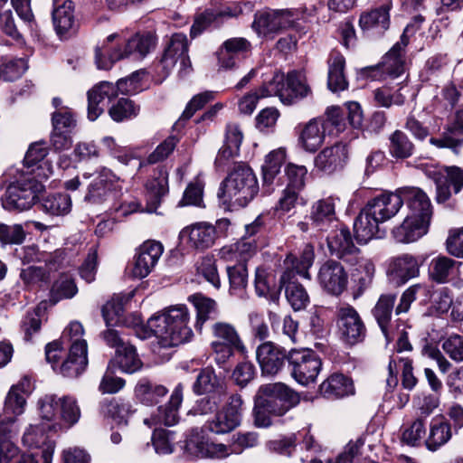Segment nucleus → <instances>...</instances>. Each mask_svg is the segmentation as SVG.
<instances>
[{"label":"nucleus","mask_w":463,"mask_h":463,"mask_svg":"<svg viewBox=\"0 0 463 463\" xmlns=\"http://www.w3.org/2000/svg\"><path fill=\"white\" fill-rule=\"evenodd\" d=\"M402 206L400 189L396 193H382L370 199L354 223L355 238L365 244L375 237H382L380 224L394 217Z\"/></svg>","instance_id":"obj_1"},{"label":"nucleus","mask_w":463,"mask_h":463,"mask_svg":"<svg viewBox=\"0 0 463 463\" xmlns=\"http://www.w3.org/2000/svg\"><path fill=\"white\" fill-rule=\"evenodd\" d=\"M189 320L190 315L184 305L170 307L147 320L142 337L154 335L162 347L179 345L193 336V331L188 326Z\"/></svg>","instance_id":"obj_2"},{"label":"nucleus","mask_w":463,"mask_h":463,"mask_svg":"<svg viewBox=\"0 0 463 463\" xmlns=\"http://www.w3.org/2000/svg\"><path fill=\"white\" fill-rule=\"evenodd\" d=\"M257 178L247 165H236L223 182L219 197L230 207H244L258 194Z\"/></svg>","instance_id":"obj_3"},{"label":"nucleus","mask_w":463,"mask_h":463,"mask_svg":"<svg viewBox=\"0 0 463 463\" xmlns=\"http://www.w3.org/2000/svg\"><path fill=\"white\" fill-rule=\"evenodd\" d=\"M44 185L34 176L24 174L11 183L2 196V205L5 210L23 212L30 209L38 199Z\"/></svg>","instance_id":"obj_4"},{"label":"nucleus","mask_w":463,"mask_h":463,"mask_svg":"<svg viewBox=\"0 0 463 463\" xmlns=\"http://www.w3.org/2000/svg\"><path fill=\"white\" fill-rule=\"evenodd\" d=\"M268 85L269 88H264L261 95H276L286 105H292L310 93L305 75L297 71L288 72L287 76L277 71Z\"/></svg>","instance_id":"obj_5"},{"label":"nucleus","mask_w":463,"mask_h":463,"mask_svg":"<svg viewBox=\"0 0 463 463\" xmlns=\"http://www.w3.org/2000/svg\"><path fill=\"white\" fill-rule=\"evenodd\" d=\"M121 195V186L119 178L109 169L102 168L98 176L93 179L88 187V193L85 195V201L91 203H107L109 210L118 212L122 210V214L126 215L129 211L123 210V205H118L116 201ZM136 209L130 210L134 212Z\"/></svg>","instance_id":"obj_6"},{"label":"nucleus","mask_w":463,"mask_h":463,"mask_svg":"<svg viewBox=\"0 0 463 463\" xmlns=\"http://www.w3.org/2000/svg\"><path fill=\"white\" fill-rule=\"evenodd\" d=\"M326 115V118H313L304 126L299 142L306 151L316 152L323 144L326 132L330 127H335L337 132L345 130V121L339 108L327 109Z\"/></svg>","instance_id":"obj_7"},{"label":"nucleus","mask_w":463,"mask_h":463,"mask_svg":"<svg viewBox=\"0 0 463 463\" xmlns=\"http://www.w3.org/2000/svg\"><path fill=\"white\" fill-rule=\"evenodd\" d=\"M212 348L217 364H224L233 356L235 351L241 354L246 353V347L233 325L222 321L216 322L212 326Z\"/></svg>","instance_id":"obj_8"},{"label":"nucleus","mask_w":463,"mask_h":463,"mask_svg":"<svg viewBox=\"0 0 463 463\" xmlns=\"http://www.w3.org/2000/svg\"><path fill=\"white\" fill-rule=\"evenodd\" d=\"M41 418L46 421L61 419L70 428L76 424L80 418V409L75 398L71 396L57 397L55 394H46L38 402Z\"/></svg>","instance_id":"obj_9"},{"label":"nucleus","mask_w":463,"mask_h":463,"mask_svg":"<svg viewBox=\"0 0 463 463\" xmlns=\"http://www.w3.org/2000/svg\"><path fill=\"white\" fill-rule=\"evenodd\" d=\"M288 363L291 376L304 386L316 382L322 366L318 354L307 348L291 349L288 353Z\"/></svg>","instance_id":"obj_10"},{"label":"nucleus","mask_w":463,"mask_h":463,"mask_svg":"<svg viewBox=\"0 0 463 463\" xmlns=\"http://www.w3.org/2000/svg\"><path fill=\"white\" fill-rule=\"evenodd\" d=\"M256 396L267 404L275 416L285 415L300 402L299 395L282 383L261 385Z\"/></svg>","instance_id":"obj_11"},{"label":"nucleus","mask_w":463,"mask_h":463,"mask_svg":"<svg viewBox=\"0 0 463 463\" xmlns=\"http://www.w3.org/2000/svg\"><path fill=\"white\" fill-rule=\"evenodd\" d=\"M155 40L150 34H136L126 43L123 51L116 50L109 54V62L102 60L103 52L100 48H96L95 59L99 69L107 70L111 63L130 56L136 59L145 57L154 47Z\"/></svg>","instance_id":"obj_12"},{"label":"nucleus","mask_w":463,"mask_h":463,"mask_svg":"<svg viewBox=\"0 0 463 463\" xmlns=\"http://www.w3.org/2000/svg\"><path fill=\"white\" fill-rule=\"evenodd\" d=\"M242 411L241 395L231 394L223 408L216 413L214 419L209 421V430L216 434H224L233 430L241 424Z\"/></svg>","instance_id":"obj_13"},{"label":"nucleus","mask_w":463,"mask_h":463,"mask_svg":"<svg viewBox=\"0 0 463 463\" xmlns=\"http://www.w3.org/2000/svg\"><path fill=\"white\" fill-rule=\"evenodd\" d=\"M188 43L186 35L175 33L161 59L163 69L170 71L176 64L179 65V75L184 77L192 71V65L187 54Z\"/></svg>","instance_id":"obj_14"},{"label":"nucleus","mask_w":463,"mask_h":463,"mask_svg":"<svg viewBox=\"0 0 463 463\" xmlns=\"http://www.w3.org/2000/svg\"><path fill=\"white\" fill-rule=\"evenodd\" d=\"M337 326L341 338L349 345L362 342L366 335L365 326L354 307L345 305L337 309Z\"/></svg>","instance_id":"obj_15"},{"label":"nucleus","mask_w":463,"mask_h":463,"mask_svg":"<svg viewBox=\"0 0 463 463\" xmlns=\"http://www.w3.org/2000/svg\"><path fill=\"white\" fill-rule=\"evenodd\" d=\"M292 270H285L279 281L276 279L275 270L271 267L260 266L255 270L254 286L258 296L269 298L277 302L280 291L288 280L291 279Z\"/></svg>","instance_id":"obj_16"},{"label":"nucleus","mask_w":463,"mask_h":463,"mask_svg":"<svg viewBox=\"0 0 463 463\" xmlns=\"http://www.w3.org/2000/svg\"><path fill=\"white\" fill-rule=\"evenodd\" d=\"M30 425L24 433L23 443L30 449H42L41 458L43 463H52V458L54 450V445L48 439L47 430L61 429V425L56 422Z\"/></svg>","instance_id":"obj_17"},{"label":"nucleus","mask_w":463,"mask_h":463,"mask_svg":"<svg viewBox=\"0 0 463 463\" xmlns=\"http://www.w3.org/2000/svg\"><path fill=\"white\" fill-rule=\"evenodd\" d=\"M317 279L323 289L334 296L341 295L345 290L348 281L345 268L334 260H326L322 264Z\"/></svg>","instance_id":"obj_18"},{"label":"nucleus","mask_w":463,"mask_h":463,"mask_svg":"<svg viewBox=\"0 0 463 463\" xmlns=\"http://www.w3.org/2000/svg\"><path fill=\"white\" fill-rule=\"evenodd\" d=\"M185 449L189 456L196 458H223L232 454L228 446L209 441L197 430L186 440Z\"/></svg>","instance_id":"obj_19"},{"label":"nucleus","mask_w":463,"mask_h":463,"mask_svg":"<svg viewBox=\"0 0 463 463\" xmlns=\"http://www.w3.org/2000/svg\"><path fill=\"white\" fill-rule=\"evenodd\" d=\"M256 358L262 373L273 376L284 367L288 354L274 343L265 342L257 347Z\"/></svg>","instance_id":"obj_20"},{"label":"nucleus","mask_w":463,"mask_h":463,"mask_svg":"<svg viewBox=\"0 0 463 463\" xmlns=\"http://www.w3.org/2000/svg\"><path fill=\"white\" fill-rule=\"evenodd\" d=\"M163 245L155 241H145L137 250L132 274L137 279L146 278L155 268L163 253Z\"/></svg>","instance_id":"obj_21"},{"label":"nucleus","mask_w":463,"mask_h":463,"mask_svg":"<svg viewBox=\"0 0 463 463\" xmlns=\"http://www.w3.org/2000/svg\"><path fill=\"white\" fill-rule=\"evenodd\" d=\"M292 24L291 13L288 10H273L255 15L252 24L259 35L270 36Z\"/></svg>","instance_id":"obj_22"},{"label":"nucleus","mask_w":463,"mask_h":463,"mask_svg":"<svg viewBox=\"0 0 463 463\" xmlns=\"http://www.w3.org/2000/svg\"><path fill=\"white\" fill-rule=\"evenodd\" d=\"M402 204L406 203L411 213L422 221L430 222L432 208L430 198L418 187H404L400 189Z\"/></svg>","instance_id":"obj_23"},{"label":"nucleus","mask_w":463,"mask_h":463,"mask_svg":"<svg viewBox=\"0 0 463 463\" xmlns=\"http://www.w3.org/2000/svg\"><path fill=\"white\" fill-rule=\"evenodd\" d=\"M117 98V88L109 81H101L88 91V118L94 121L105 109L107 101Z\"/></svg>","instance_id":"obj_24"},{"label":"nucleus","mask_w":463,"mask_h":463,"mask_svg":"<svg viewBox=\"0 0 463 463\" xmlns=\"http://www.w3.org/2000/svg\"><path fill=\"white\" fill-rule=\"evenodd\" d=\"M420 272V263L414 256L402 254L391 260L388 274L397 284H404Z\"/></svg>","instance_id":"obj_25"},{"label":"nucleus","mask_w":463,"mask_h":463,"mask_svg":"<svg viewBox=\"0 0 463 463\" xmlns=\"http://www.w3.org/2000/svg\"><path fill=\"white\" fill-rule=\"evenodd\" d=\"M181 235L188 237L191 247L203 250L214 244L217 232L213 224L202 222L185 227L181 232Z\"/></svg>","instance_id":"obj_26"},{"label":"nucleus","mask_w":463,"mask_h":463,"mask_svg":"<svg viewBox=\"0 0 463 463\" xmlns=\"http://www.w3.org/2000/svg\"><path fill=\"white\" fill-rule=\"evenodd\" d=\"M347 160V147L345 144L336 143L332 146L324 148L315 158L316 167L331 174L341 169Z\"/></svg>","instance_id":"obj_27"},{"label":"nucleus","mask_w":463,"mask_h":463,"mask_svg":"<svg viewBox=\"0 0 463 463\" xmlns=\"http://www.w3.org/2000/svg\"><path fill=\"white\" fill-rule=\"evenodd\" d=\"M336 200L337 199L333 196H328L312 204L309 218L312 225L318 231H327L330 225L336 221Z\"/></svg>","instance_id":"obj_28"},{"label":"nucleus","mask_w":463,"mask_h":463,"mask_svg":"<svg viewBox=\"0 0 463 463\" xmlns=\"http://www.w3.org/2000/svg\"><path fill=\"white\" fill-rule=\"evenodd\" d=\"M429 224V222L408 215L402 224L392 230V233L397 242L410 243L426 234Z\"/></svg>","instance_id":"obj_29"},{"label":"nucleus","mask_w":463,"mask_h":463,"mask_svg":"<svg viewBox=\"0 0 463 463\" xmlns=\"http://www.w3.org/2000/svg\"><path fill=\"white\" fill-rule=\"evenodd\" d=\"M327 245L332 254L345 261H351L353 256L356 257L360 253L347 228H342L334 235L327 237Z\"/></svg>","instance_id":"obj_30"},{"label":"nucleus","mask_w":463,"mask_h":463,"mask_svg":"<svg viewBox=\"0 0 463 463\" xmlns=\"http://www.w3.org/2000/svg\"><path fill=\"white\" fill-rule=\"evenodd\" d=\"M392 7L391 0H387L379 7L372 9L360 16L359 24L363 30L374 29L378 33L385 32L390 26V10Z\"/></svg>","instance_id":"obj_31"},{"label":"nucleus","mask_w":463,"mask_h":463,"mask_svg":"<svg viewBox=\"0 0 463 463\" xmlns=\"http://www.w3.org/2000/svg\"><path fill=\"white\" fill-rule=\"evenodd\" d=\"M409 43L405 33L401 36L400 42L385 54L382 61L383 71L392 77H398L404 71L405 66V47Z\"/></svg>","instance_id":"obj_32"},{"label":"nucleus","mask_w":463,"mask_h":463,"mask_svg":"<svg viewBox=\"0 0 463 463\" xmlns=\"http://www.w3.org/2000/svg\"><path fill=\"white\" fill-rule=\"evenodd\" d=\"M430 143L437 147H448L456 154L463 146V110L457 111L453 123L447 128L443 136L439 138H431Z\"/></svg>","instance_id":"obj_33"},{"label":"nucleus","mask_w":463,"mask_h":463,"mask_svg":"<svg viewBox=\"0 0 463 463\" xmlns=\"http://www.w3.org/2000/svg\"><path fill=\"white\" fill-rule=\"evenodd\" d=\"M451 438V423L447 421L444 417H436L432 419L430 424V432L425 440V445L430 451L434 452L447 444Z\"/></svg>","instance_id":"obj_34"},{"label":"nucleus","mask_w":463,"mask_h":463,"mask_svg":"<svg viewBox=\"0 0 463 463\" xmlns=\"http://www.w3.org/2000/svg\"><path fill=\"white\" fill-rule=\"evenodd\" d=\"M168 175L166 171L160 169L157 175L148 180L146 184V211L156 212L161 203L163 196L168 192Z\"/></svg>","instance_id":"obj_35"},{"label":"nucleus","mask_w":463,"mask_h":463,"mask_svg":"<svg viewBox=\"0 0 463 463\" xmlns=\"http://www.w3.org/2000/svg\"><path fill=\"white\" fill-rule=\"evenodd\" d=\"M321 394L327 399H338L354 393L351 379L341 373H334L324 381L320 387Z\"/></svg>","instance_id":"obj_36"},{"label":"nucleus","mask_w":463,"mask_h":463,"mask_svg":"<svg viewBox=\"0 0 463 463\" xmlns=\"http://www.w3.org/2000/svg\"><path fill=\"white\" fill-rule=\"evenodd\" d=\"M88 364L87 351L82 344L70 347L67 359L61 364L60 373L66 377H77L82 373Z\"/></svg>","instance_id":"obj_37"},{"label":"nucleus","mask_w":463,"mask_h":463,"mask_svg":"<svg viewBox=\"0 0 463 463\" xmlns=\"http://www.w3.org/2000/svg\"><path fill=\"white\" fill-rule=\"evenodd\" d=\"M194 392L197 394H216L224 396L225 387L222 380L215 374L214 370L206 367L201 370L193 386Z\"/></svg>","instance_id":"obj_38"},{"label":"nucleus","mask_w":463,"mask_h":463,"mask_svg":"<svg viewBox=\"0 0 463 463\" xmlns=\"http://www.w3.org/2000/svg\"><path fill=\"white\" fill-rule=\"evenodd\" d=\"M31 392L30 381L24 379L14 385L5 402V414H13L14 416L21 415L26 404L25 396Z\"/></svg>","instance_id":"obj_39"},{"label":"nucleus","mask_w":463,"mask_h":463,"mask_svg":"<svg viewBox=\"0 0 463 463\" xmlns=\"http://www.w3.org/2000/svg\"><path fill=\"white\" fill-rule=\"evenodd\" d=\"M327 85L332 91L344 90L347 87L344 69L345 61L337 51H333L328 58Z\"/></svg>","instance_id":"obj_40"},{"label":"nucleus","mask_w":463,"mask_h":463,"mask_svg":"<svg viewBox=\"0 0 463 463\" xmlns=\"http://www.w3.org/2000/svg\"><path fill=\"white\" fill-rule=\"evenodd\" d=\"M394 303V295H382L373 309V315L387 341L392 339L388 326L391 322Z\"/></svg>","instance_id":"obj_41"},{"label":"nucleus","mask_w":463,"mask_h":463,"mask_svg":"<svg viewBox=\"0 0 463 463\" xmlns=\"http://www.w3.org/2000/svg\"><path fill=\"white\" fill-rule=\"evenodd\" d=\"M188 299L196 309L195 327L197 330H202L203 324L207 320L213 319L217 317L218 308L215 300L201 293L194 294L190 296Z\"/></svg>","instance_id":"obj_42"},{"label":"nucleus","mask_w":463,"mask_h":463,"mask_svg":"<svg viewBox=\"0 0 463 463\" xmlns=\"http://www.w3.org/2000/svg\"><path fill=\"white\" fill-rule=\"evenodd\" d=\"M250 43L244 38H232L223 43L218 52V59L224 68H232L235 64V57L248 51Z\"/></svg>","instance_id":"obj_43"},{"label":"nucleus","mask_w":463,"mask_h":463,"mask_svg":"<svg viewBox=\"0 0 463 463\" xmlns=\"http://www.w3.org/2000/svg\"><path fill=\"white\" fill-rule=\"evenodd\" d=\"M134 412L130 402L112 399L102 405V413L117 425H127L128 417Z\"/></svg>","instance_id":"obj_44"},{"label":"nucleus","mask_w":463,"mask_h":463,"mask_svg":"<svg viewBox=\"0 0 463 463\" xmlns=\"http://www.w3.org/2000/svg\"><path fill=\"white\" fill-rule=\"evenodd\" d=\"M52 22L58 34L62 35L75 26L74 5L71 1H65L55 7L52 12Z\"/></svg>","instance_id":"obj_45"},{"label":"nucleus","mask_w":463,"mask_h":463,"mask_svg":"<svg viewBox=\"0 0 463 463\" xmlns=\"http://www.w3.org/2000/svg\"><path fill=\"white\" fill-rule=\"evenodd\" d=\"M137 399L144 404L152 406L159 402L160 399L167 393L163 385L155 384L146 379L138 382L135 389Z\"/></svg>","instance_id":"obj_46"},{"label":"nucleus","mask_w":463,"mask_h":463,"mask_svg":"<svg viewBox=\"0 0 463 463\" xmlns=\"http://www.w3.org/2000/svg\"><path fill=\"white\" fill-rule=\"evenodd\" d=\"M285 160L286 150L281 147L271 151L266 156L265 162L261 167L264 184H271L274 182Z\"/></svg>","instance_id":"obj_47"},{"label":"nucleus","mask_w":463,"mask_h":463,"mask_svg":"<svg viewBox=\"0 0 463 463\" xmlns=\"http://www.w3.org/2000/svg\"><path fill=\"white\" fill-rule=\"evenodd\" d=\"M115 362L118 364L121 371L128 373H133L142 366V363L137 354L136 348L129 344L118 347Z\"/></svg>","instance_id":"obj_48"},{"label":"nucleus","mask_w":463,"mask_h":463,"mask_svg":"<svg viewBox=\"0 0 463 463\" xmlns=\"http://www.w3.org/2000/svg\"><path fill=\"white\" fill-rule=\"evenodd\" d=\"M227 274L230 282V293L242 298L248 284L246 263L239 262L233 266H228Z\"/></svg>","instance_id":"obj_49"},{"label":"nucleus","mask_w":463,"mask_h":463,"mask_svg":"<svg viewBox=\"0 0 463 463\" xmlns=\"http://www.w3.org/2000/svg\"><path fill=\"white\" fill-rule=\"evenodd\" d=\"M389 153L396 159H405L413 155L414 145L401 130H395L389 137Z\"/></svg>","instance_id":"obj_50"},{"label":"nucleus","mask_w":463,"mask_h":463,"mask_svg":"<svg viewBox=\"0 0 463 463\" xmlns=\"http://www.w3.org/2000/svg\"><path fill=\"white\" fill-rule=\"evenodd\" d=\"M299 435L289 433L281 435L278 439L268 440L265 443V449L270 453L292 457L298 444Z\"/></svg>","instance_id":"obj_51"},{"label":"nucleus","mask_w":463,"mask_h":463,"mask_svg":"<svg viewBox=\"0 0 463 463\" xmlns=\"http://www.w3.org/2000/svg\"><path fill=\"white\" fill-rule=\"evenodd\" d=\"M456 261L446 256L433 258L430 263L429 275L438 283H445L455 269Z\"/></svg>","instance_id":"obj_52"},{"label":"nucleus","mask_w":463,"mask_h":463,"mask_svg":"<svg viewBox=\"0 0 463 463\" xmlns=\"http://www.w3.org/2000/svg\"><path fill=\"white\" fill-rule=\"evenodd\" d=\"M140 108L133 100L128 98H120L109 109V115L112 120L122 122L136 118Z\"/></svg>","instance_id":"obj_53"},{"label":"nucleus","mask_w":463,"mask_h":463,"mask_svg":"<svg viewBox=\"0 0 463 463\" xmlns=\"http://www.w3.org/2000/svg\"><path fill=\"white\" fill-rule=\"evenodd\" d=\"M43 209L52 215H65L71 212V198L63 193L48 195L43 201Z\"/></svg>","instance_id":"obj_54"},{"label":"nucleus","mask_w":463,"mask_h":463,"mask_svg":"<svg viewBox=\"0 0 463 463\" xmlns=\"http://www.w3.org/2000/svg\"><path fill=\"white\" fill-rule=\"evenodd\" d=\"M285 294L288 304L295 311L305 309L309 302V296L306 288L296 281H287Z\"/></svg>","instance_id":"obj_55"},{"label":"nucleus","mask_w":463,"mask_h":463,"mask_svg":"<svg viewBox=\"0 0 463 463\" xmlns=\"http://www.w3.org/2000/svg\"><path fill=\"white\" fill-rule=\"evenodd\" d=\"M183 402V385L179 383L173 391L167 406L163 410L161 420L165 425L173 426L178 421V409Z\"/></svg>","instance_id":"obj_56"},{"label":"nucleus","mask_w":463,"mask_h":463,"mask_svg":"<svg viewBox=\"0 0 463 463\" xmlns=\"http://www.w3.org/2000/svg\"><path fill=\"white\" fill-rule=\"evenodd\" d=\"M123 298L116 297L108 301L102 307V316L108 327L118 325L123 315Z\"/></svg>","instance_id":"obj_57"},{"label":"nucleus","mask_w":463,"mask_h":463,"mask_svg":"<svg viewBox=\"0 0 463 463\" xmlns=\"http://www.w3.org/2000/svg\"><path fill=\"white\" fill-rule=\"evenodd\" d=\"M25 232L21 224L7 225L0 222V242L3 245L22 244Z\"/></svg>","instance_id":"obj_58"},{"label":"nucleus","mask_w":463,"mask_h":463,"mask_svg":"<svg viewBox=\"0 0 463 463\" xmlns=\"http://www.w3.org/2000/svg\"><path fill=\"white\" fill-rule=\"evenodd\" d=\"M315 259L313 246L307 244L305 246L300 257L291 260L292 269L296 273L305 279H310L308 269L313 265Z\"/></svg>","instance_id":"obj_59"},{"label":"nucleus","mask_w":463,"mask_h":463,"mask_svg":"<svg viewBox=\"0 0 463 463\" xmlns=\"http://www.w3.org/2000/svg\"><path fill=\"white\" fill-rule=\"evenodd\" d=\"M52 130L71 132L76 126L73 114L67 108L61 107L52 117Z\"/></svg>","instance_id":"obj_60"},{"label":"nucleus","mask_w":463,"mask_h":463,"mask_svg":"<svg viewBox=\"0 0 463 463\" xmlns=\"http://www.w3.org/2000/svg\"><path fill=\"white\" fill-rule=\"evenodd\" d=\"M402 89L392 92L388 87H383L374 90V99L379 105L384 108H390L392 105H402L405 96L402 93Z\"/></svg>","instance_id":"obj_61"},{"label":"nucleus","mask_w":463,"mask_h":463,"mask_svg":"<svg viewBox=\"0 0 463 463\" xmlns=\"http://www.w3.org/2000/svg\"><path fill=\"white\" fill-rule=\"evenodd\" d=\"M426 434L425 421L418 417L402 432V441L410 446H417Z\"/></svg>","instance_id":"obj_62"},{"label":"nucleus","mask_w":463,"mask_h":463,"mask_svg":"<svg viewBox=\"0 0 463 463\" xmlns=\"http://www.w3.org/2000/svg\"><path fill=\"white\" fill-rule=\"evenodd\" d=\"M177 142V138L174 136H170L165 138L147 156V163L153 165L168 158V156L174 152Z\"/></svg>","instance_id":"obj_63"},{"label":"nucleus","mask_w":463,"mask_h":463,"mask_svg":"<svg viewBox=\"0 0 463 463\" xmlns=\"http://www.w3.org/2000/svg\"><path fill=\"white\" fill-rule=\"evenodd\" d=\"M444 352L455 362H463V336L451 335L442 343Z\"/></svg>","instance_id":"obj_64"}]
</instances>
